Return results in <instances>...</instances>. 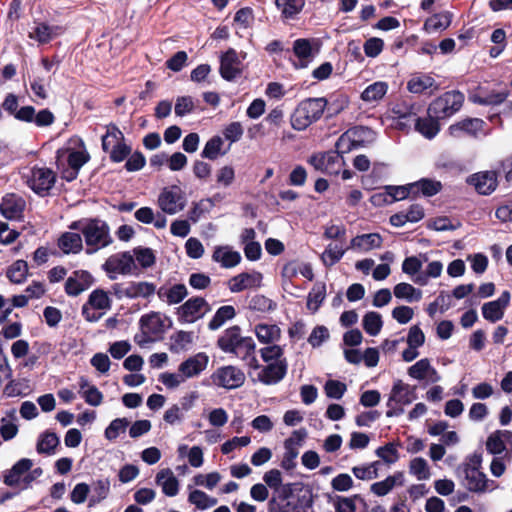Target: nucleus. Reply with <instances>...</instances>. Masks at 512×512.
Returning <instances> with one entry per match:
<instances>
[{
  "mask_svg": "<svg viewBox=\"0 0 512 512\" xmlns=\"http://www.w3.org/2000/svg\"><path fill=\"white\" fill-rule=\"evenodd\" d=\"M71 230L79 231L86 245L85 252L92 255L113 243L109 225L99 218H83L70 224Z\"/></svg>",
  "mask_w": 512,
  "mask_h": 512,
  "instance_id": "f257e3e1",
  "label": "nucleus"
},
{
  "mask_svg": "<svg viewBox=\"0 0 512 512\" xmlns=\"http://www.w3.org/2000/svg\"><path fill=\"white\" fill-rule=\"evenodd\" d=\"M326 106L327 100L324 97L302 100L291 116L293 129L302 131L318 121L322 117Z\"/></svg>",
  "mask_w": 512,
  "mask_h": 512,
  "instance_id": "f03ea898",
  "label": "nucleus"
},
{
  "mask_svg": "<svg viewBox=\"0 0 512 512\" xmlns=\"http://www.w3.org/2000/svg\"><path fill=\"white\" fill-rule=\"evenodd\" d=\"M464 102V95L459 91H447L434 99L429 107L428 114L436 119H445L460 110Z\"/></svg>",
  "mask_w": 512,
  "mask_h": 512,
  "instance_id": "7ed1b4c3",
  "label": "nucleus"
},
{
  "mask_svg": "<svg viewBox=\"0 0 512 512\" xmlns=\"http://www.w3.org/2000/svg\"><path fill=\"white\" fill-rule=\"evenodd\" d=\"M416 387L397 380L391 389L387 406L389 410L386 412L387 417L398 416L404 412L402 406L409 405L416 400Z\"/></svg>",
  "mask_w": 512,
  "mask_h": 512,
  "instance_id": "20e7f679",
  "label": "nucleus"
},
{
  "mask_svg": "<svg viewBox=\"0 0 512 512\" xmlns=\"http://www.w3.org/2000/svg\"><path fill=\"white\" fill-rule=\"evenodd\" d=\"M457 473L462 478V485L470 492L483 494L497 488L495 481L488 479L479 469L458 467Z\"/></svg>",
  "mask_w": 512,
  "mask_h": 512,
  "instance_id": "39448f33",
  "label": "nucleus"
},
{
  "mask_svg": "<svg viewBox=\"0 0 512 512\" xmlns=\"http://www.w3.org/2000/svg\"><path fill=\"white\" fill-rule=\"evenodd\" d=\"M210 310V304L203 297H191L177 308V320L181 324L195 323L202 319Z\"/></svg>",
  "mask_w": 512,
  "mask_h": 512,
  "instance_id": "423d86ee",
  "label": "nucleus"
},
{
  "mask_svg": "<svg viewBox=\"0 0 512 512\" xmlns=\"http://www.w3.org/2000/svg\"><path fill=\"white\" fill-rule=\"evenodd\" d=\"M156 286L146 281H129L124 283H115L111 286V293L117 298H147L153 295Z\"/></svg>",
  "mask_w": 512,
  "mask_h": 512,
  "instance_id": "0eeeda50",
  "label": "nucleus"
},
{
  "mask_svg": "<svg viewBox=\"0 0 512 512\" xmlns=\"http://www.w3.org/2000/svg\"><path fill=\"white\" fill-rule=\"evenodd\" d=\"M102 267L111 280H115L119 274L130 275L136 270L134 256L128 251L111 255Z\"/></svg>",
  "mask_w": 512,
  "mask_h": 512,
  "instance_id": "6e6552de",
  "label": "nucleus"
},
{
  "mask_svg": "<svg viewBox=\"0 0 512 512\" xmlns=\"http://www.w3.org/2000/svg\"><path fill=\"white\" fill-rule=\"evenodd\" d=\"M55 172L47 167H33L27 175V185L38 195L44 196L53 188Z\"/></svg>",
  "mask_w": 512,
  "mask_h": 512,
  "instance_id": "1a4fd4ad",
  "label": "nucleus"
},
{
  "mask_svg": "<svg viewBox=\"0 0 512 512\" xmlns=\"http://www.w3.org/2000/svg\"><path fill=\"white\" fill-rule=\"evenodd\" d=\"M292 484H285L280 496L272 495L268 500V512H306L300 499L292 498Z\"/></svg>",
  "mask_w": 512,
  "mask_h": 512,
  "instance_id": "9d476101",
  "label": "nucleus"
},
{
  "mask_svg": "<svg viewBox=\"0 0 512 512\" xmlns=\"http://www.w3.org/2000/svg\"><path fill=\"white\" fill-rule=\"evenodd\" d=\"M215 385L226 389H235L245 382V374L235 366L218 368L211 376Z\"/></svg>",
  "mask_w": 512,
  "mask_h": 512,
  "instance_id": "9b49d317",
  "label": "nucleus"
},
{
  "mask_svg": "<svg viewBox=\"0 0 512 512\" xmlns=\"http://www.w3.org/2000/svg\"><path fill=\"white\" fill-rule=\"evenodd\" d=\"M308 162L318 171L328 175H337L344 164L341 155L335 152H324L312 155Z\"/></svg>",
  "mask_w": 512,
  "mask_h": 512,
  "instance_id": "f8f14e48",
  "label": "nucleus"
},
{
  "mask_svg": "<svg viewBox=\"0 0 512 512\" xmlns=\"http://www.w3.org/2000/svg\"><path fill=\"white\" fill-rule=\"evenodd\" d=\"M158 204L163 212L173 215L181 211L185 206V199L178 186L165 188L160 193Z\"/></svg>",
  "mask_w": 512,
  "mask_h": 512,
  "instance_id": "ddd939ff",
  "label": "nucleus"
},
{
  "mask_svg": "<svg viewBox=\"0 0 512 512\" xmlns=\"http://www.w3.org/2000/svg\"><path fill=\"white\" fill-rule=\"evenodd\" d=\"M498 170L496 171H481L470 175L466 182L473 186L475 190L481 195H490L498 186Z\"/></svg>",
  "mask_w": 512,
  "mask_h": 512,
  "instance_id": "4468645a",
  "label": "nucleus"
},
{
  "mask_svg": "<svg viewBox=\"0 0 512 512\" xmlns=\"http://www.w3.org/2000/svg\"><path fill=\"white\" fill-rule=\"evenodd\" d=\"M14 117L22 122L35 123L38 127L50 126L55 117L53 113L48 109L40 110L36 113L33 106H23L15 112Z\"/></svg>",
  "mask_w": 512,
  "mask_h": 512,
  "instance_id": "2eb2a0df",
  "label": "nucleus"
},
{
  "mask_svg": "<svg viewBox=\"0 0 512 512\" xmlns=\"http://www.w3.org/2000/svg\"><path fill=\"white\" fill-rule=\"evenodd\" d=\"M241 65L237 52L232 48L228 49L220 58L221 77L227 81L234 80L242 72Z\"/></svg>",
  "mask_w": 512,
  "mask_h": 512,
  "instance_id": "dca6fc26",
  "label": "nucleus"
},
{
  "mask_svg": "<svg viewBox=\"0 0 512 512\" xmlns=\"http://www.w3.org/2000/svg\"><path fill=\"white\" fill-rule=\"evenodd\" d=\"M262 274L257 271L243 272L228 281V288L232 293H239L247 289H255L261 286Z\"/></svg>",
  "mask_w": 512,
  "mask_h": 512,
  "instance_id": "f3484780",
  "label": "nucleus"
},
{
  "mask_svg": "<svg viewBox=\"0 0 512 512\" xmlns=\"http://www.w3.org/2000/svg\"><path fill=\"white\" fill-rule=\"evenodd\" d=\"M408 375L416 380H425L427 384L437 383L441 380V376L437 370L431 366L428 358H423L408 368Z\"/></svg>",
  "mask_w": 512,
  "mask_h": 512,
  "instance_id": "a211bd4d",
  "label": "nucleus"
},
{
  "mask_svg": "<svg viewBox=\"0 0 512 512\" xmlns=\"http://www.w3.org/2000/svg\"><path fill=\"white\" fill-rule=\"evenodd\" d=\"M93 283L92 275L85 270L74 271L65 282L67 295L75 297L87 290Z\"/></svg>",
  "mask_w": 512,
  "mask_h": 512,
  "instance_id": "6ab92c4d",
  "label": "nucleus"
},
{
  "mask_svg": "<svg viewBox=\"0 0 512 512\" xmlns=\"http://www.w3.org/2000/svg\"><path fill=\"white\" fill-rule=\"evenodd\" d=\"M208 362V355L204 352H199L183 361L178 369L184 376V379L187 380L199 376L207 368Z\"/></svg>",
  "mask_w": 512,
  "mask_h": 512,
  "instance_id": "aec40b11",
  "label": "nucleus"
},
{
  "mask_svg": "<svg viewBox=\"0 0 512 512\" xmlns=\"http://www.w3.org/2000/svg\"><path fill=\"white\" fill-rule=\"evenodd\" d=\"M26 206L25 200L14 193L6 194L0 204V212L8 220H19Z\"/></svg>",
  "mask_w": 512,
  "mask_h": 512,
  "instance_id": "412c9836",
  "label": "nucleus"
},
{
  "mask_svg": "<svg viewBox=\"0 0 512 512\" xmlns=\"http://www.w3.org/2000/svg\"><path fill=\"white\" fill-rule=\"evenodd\" d=\"M511 295L509 291H503L497 300L484 303L482 306L483 317L495 323L504 316V310L509 305Z\"/></svg>",
  "mask_w": 512,
  "mask_h": 512,
  "instance_id": "4be33fe9",
  "label": "nucleus"
},
{
  "mask_svg": "<svg viewBox=\"0 0 512 512\" xmlns=\"http://www.w3.org/2000/svg\"><path fill=\"white\" fill-rule=\"evenodd\" d=\"M393 117L398 119L396 126L404 130L410 128L413 119L416 118L418 108L414 103L402 100L397 102L391 109Z\"/></svg>",
  "mask_w": 512,
  "mask_h": 512,
  "instance_id": "5701e85b",
  "label": "nucleus"
},
{
  "mask_svg": "<svg viewBox=\"0 0 512 512\" xmlns=\"http://www.w3.org/2000/svg\"><path fill=\"white\" fill-rule=\"evenodd\" d=\"M287 369L286 359L270 363L259 372L258 379L265 385H275L286 376Z\"/></svg>",
  "mask_w": 512,
  "mask_h": 512,
  "instance_id": "b1692460",
  "label": "nucleus"
},
{
  "mask_svg": "<svg viewBox=\"0 0 512 512\" xmlns=\"http://www.w3.org/2000/svg\"><path fill=\"white\" fill-rule=\"evenodd\" d=\"M485 122L479 118H467L449 127V133L453 137H461L464 134L477 136L483 130Z\"/></svg>",
  "mask_w": 512,
  "mask_h": 512,
  "instance_id": "393cba45",
  "label": "nucleus"
},
{
  "mask_svg": "<svg viewBox=\"0 0 512 512\" xmlns=\"http://www.w3.org/2000/svg\"><path fill=\"white\" fill-rule=\"evenodd\" d=\"M241 259L240 253L233 250L232 247L228 245L215 247L212 254V260L226 269L237 266L241 262Z\"/></svg>",
  "mask_w": 512,
  "mask_h": 512,
  "instance_id": "a878e982",
  "label": "nucleus"
},
{
  "mask_svg": "<svg viewBox=\"0 0 512 512\" xmlns=\"http://www.w3.org/2000/svg\"><path fill=\"white\" fill-rule=\"evenodd\" d=\"M33 462L28 458L17 461L4 475V483L10 487L20 485L24 475L32 468Z\"/></svg>",
  "mask_w": 512,
  "mask_h": 512,
  "instance_id": "bb28decb",
  "label": "nucleus"
},
{
  "mask_svg": "<svg viewBox=\"0 0 512 512\" xmlns=\"http://www.w3.org/2000/svg\"><path fill=\"white\" fill-rule=\"evenodd\" d=\"M512 432L509 430H497L489 435L486 441V449L490 454L498 455L504 452L507 444L511 442Z\"/></svg>",
  "mask_w": 512,
  "mask_h": 512,
  "instance_id": "cd10ccee",
  "label": "nucleus"
},
{
  "mask_svg": "<svg viewBox=\"0 0 512 512\" xmlns=\"http://www.w3.org/2000/svg\"><path fill=\"white\" fill-rule=\"evenodd\" d=\"M383 239L378 233H368L357 235L354 237L347 249L359 250L362 252H368L373 249L380 248Z\"/></svg>",
  "mask_w": 512,
  "mask_h": 512,
  "instance_id": "c85d7f7f",
  "label": "nucleus"
},
{
  "mask_svg": "<svg viewBox=\"0 0 512 512\" xmlns=\"http://www.w3.org/2000/svg\"><path fill=\"white\" fill-rule=\"evenodd\" d=\"M244 337L239 326L226 329L217 340L218 347L225 353H233Z\"/></svg>",
  "mask_w": 512,
  "mask_h": 512,
  "instance_id": "c756f323",
  "label": "nucleus"
},
{
  "mask_svg": "<svg viewBox=\"0 0 512 512\" xmlns=\"http://www.w3.org/2000/svg\"><path fill=\"white\" fill-rule=\"evenodd\" d=\"M404 484L403 472H395L393 475L388 476L382 481L375 482L371 485L370 490L377 496H385L393 490L396 486Z\"/></svg>",
  "mask_w": 512,
  "mask_h": 512,
  "instance_id": "7c9ffc66",
  "label": "nucleus"
},
{
  "mask_svg": "<svg viewBox=\"0 0 512 512\" xmlns=\"http://www.w3.org/2000/svg\"><path fill=\"white\" fill-rule=\"evenodd\" d=\"M61 33L62 28L60 26H50L41 22L37 23L33 30L29 32V38L40 44H46Z\"/></svg>",
  "mask_w": 512,
  "mask_h": 512,
  "instance_id": "2f4dec72",
  "label": "nucleus"
},
{
  "mask_svg": "<svg viewBox=\"0 0 512 512\" xmlns=\"http://www.w3.org/2000/svg\"><path fill=\"white\" fill-rule=\"evenodd\" d=\"M156 483L166 496L174 497L179 492V481L170 469H163L156 475Z\"/></svg>",
  "mask_w": 512,
  "mask_h": 512,
  "instance_id": "473e14b6",
  "label": "nucleus"
},
{
  "mask_svg": "<svg viewBox=\"0 0 512 512\" xmlns=\"http://www.w3.org/2000/svg\"><path fill=\"white\" fill-rule=\"evenodd\" d=\"M232 354L246 361L250 367L258 368V361L255 357V342L251 337H244Z\"/></svg>",
  "mask_w": 512,
  "mask_h": 512,
  "instance_id": "72a5a7b5",
  "label": "nucleus"
},
{
  "mask_svg": "<svg viewBox=\"0 0 512 512\" xmlns=\"http://www.w3.org/2000/svg\"><path fill=\"white\" fill-rule=\"evenodd\" d=\"M194 332L179 330L170 336L169 350L172 353L188 351L194 342Z\"/></svg>",
  "mask_w": 512,
  "mask_h": 512,
  "instance_id": "f704fd0d",
  "label": "nucleus"
},
{
  "mask_svg": "<svg viewBox=\"0 0 512 512\" xmlns=\"http://www.w3.org/2000/svg\"><path fill=\"white\" fill-rule=\"evenodd\" d=\"M411 188L412 197H417L419 195L431 197L441 191L442 184L437 180L422 178L419 181L411 183Z\"/></svg>",
  "mask_w": 512,
  "mask_h": 512,
  "instance_id": "c9c22d12",
  "label": "nucleus"
},
{
  "mask_svg": "<svg viewBox=\"0 0 512 512\" xmlns=\"http://www.w3.org/2000/svg\"><path fill=\"white\" fill-rule=\"evenodd\" d=\"M58 247L65 254L79 253L83 248L82 234L74 232H65L58 240Z\"/></svg>",
  "mask_w": 512,
  "mask_h": 512,
  "instance_id": "e433bc0d",
  "label": "nucleus"
},
{
  "mask_svg": "<svg viewBox=\"0 0 512 512\" xmlns=\"http://www.w3.org/2000/svg\"><path fill=\"white\" fill-rule=\"evenodd\" d=\"M439 119L428 114L425 118L416 117L413 119L415 130L427 139L434 138L440 131Z\"/></svg>",
  "mask_w": 512,
  "mask_h": 512,
  "instance_id": "4c0bfd02",
  "label": "nucleus"
},
{
  "mask_svg": "<svg viewBox=\"0 0 512 512\" xmlns=\"http://www.w3.org/2000/svg\"><path fill=\"white\" fill-rule=\"evenodd\" d=\"M293 52L298 58V63H295L296 68L307 67L314 56L310 41L303 38L294 41Z\"/></svg>",
  "mask_w": 512,
  "mask_h": 512,
  "instance_id": "58836bf2",
  "label": "nucleus"
},
{
  "mask_svg": "<svg viewBox=\"0 0 512 512\" xmlns=\"http://www.w3.org/2000/svg\"><path fill=\"white\" fill-rule=\"evenodd\" d=\"M188 295V290L184 284H174L169 288L161 287L158 290V296L169 305L178 304Z\"/></svg>",
  "mask_w": 512,
  "mask_h": 512,
  "instance_id": "ea45409f",
  "label": "nucleus"
},
{
  "mask_svg": "<svg viewBox=\"0 0 512 512\" xmlns=\"http://www.w3.org/2000/svg\"><path fill=\"white\" fill-rule=\"evenodd\" d=\"M452 22V14L448 11L440 12L426 19L424 30L428 33L443 31L447 29Z\"/></svg>",
  "mask_w": 512,
  "mask_h": 512,
  "instance_id": "a19ab883",
  "label": "nucleus"
},
{
  "mask_svg": "<svg viewBox=\"0 0 512 512\" xmlns=\"http://www.w3.org/2000/svg\"><path fill=\"white\" fill-rule=\"evenodd\" d=\"M326 298V284L324 282H316L307 296V309L315 313L320 308Z\"/></svg>",
  "mask_w": 512,
  "mask_h": 512,
  "instance_id": "79ce46f5",
  "label": "nucleus"
},
{
  "mask_svg": "<svg viewBox=\"0 0 512 512\" xmlns=\"http://www.w3.org/2000/svg\"><path fill=\"white\" fill-rule=\"evenodd\" d=\"M165 317L160 313L144 315L140 319L142 330L146 333L159 334L164 331Z\"/></svg>",
  "mask_w": 512,
  "mask_h": 512,
  "instance_id": "37998d69",
  "label": "nucleus"
},
{
  "mask_svg": "<svg viewBox=\"0 0 512 512\" xmlns=\"http://www.w3.org/2000/svg\"><path fill=\"white\" fill-rule=\"evenodd\" d=\"M223 144L224 141L220 136H213L206 142L204 149L201 152V157L209 160H216L219 156L225 155L230 146L223 150Z\"/></svg>",
  "mask_w": 512,
  "mask_h": 512,
  "instance_id": "c03bdc74",
  "label": "nucleus"
},
{
  "mask_svg": "<svg viewBox=\"0 0 512 512\" xmlns=\"http://www.w3.org/2000/svg\"><path fill=\"white\" fill-rule=\"evenodd\" d=\"M388 91V84L384 81H377L368 85L361 93L364 102L372 103L381 100Z\"/></svg>",
  "mask_w": 512,
  "mask_h": 512,
  "instance_id": "a18cd8bd",
  "label": "nucleus"
},
{
  "mask_svg": "<svg viewBox=\"0 0 512 512\" xmlns=\"http://www.w3.org/2000/svg\"><path fill=\"white\" fill-rule=\"evenodd\" d=\"M435 86V80L433 77L427 74H416L413 75L407 82V89L409 92L414 94H421L428 88Z\"/></svg>",
  "mask_w": 512,
  "mask_h": 512,
  "instance_id": "49530a36",
  "label": "nucleus"
},
{
  "mask_svg": "<svg viewBox=\"0 0 512 512\" xmlns=\"http://www.w3.org/2000/svg\"><path fill=\"white\" fill-rule=\"evenodd\" d=\"M86 304L94 309L106 312L111 309L112 300L110 299L108 292L105 290L95 289L90 293Z\"/></svg>",
  "mask_w": 512,
  "mask_h": 512,
  "instance_id": "de8ad7c7",
  "label": "nucleus"
},
{
  "mask_svg": "<svg viewBox=\"0 0 512 512\" xmlns=\"http://www.w3.org/2000/svg\"><path fill=\"white\" fill-rule=\"evenodd\" d=\"M59 437L54 432L46 431L39 436L36 449L39 454H54L56 447L59 445Z\"/></svg>",
  "mask_w": 512,
  "mask_h": 512,
  "instance_id": "09e8293b",
  "label": "nucleus"
},
{
  "mask_svg": "<svg viewBox=\"0 0 512 512\" xmlns=\"http://www.w3.org/2000/svg\"><path fill=\"white\" fill-rule=\"evenodd\" d=\"M508 97V91L491 92L485 95L480 93L472 94L469 99L471 102L479 105H499Z\"/></svg>",
  "mask_w": 512,
  "mask_h": 512,
  "instance_id": "8fccbe9b",
  "label": "nucleus"
},
{
  "mask_svg": "<svg viewBox=\"0 0 512 512\" xmlns=\"http://www.w3.org/2000/svg\"><path fill=\"white\" fill-rule=\"evenodd\" d=\"M236 316L235 308L231 305L221 306L217 309L214 316L208 323L210 330H217L228 320L233 319Z\"/></svg>",
  "mask_w": 512,
  "mask_h": 512,
  "instance_id": "3c124183",
  "label": "nucleus"
},
{
  "mask_svg": "<svg viewBox=\"0 0 512 512\" xmlns=\"http://www.w3.org/2000/svg\"><path fill=\"white\" fill-rule=\"evenodd\" d=\"M28 271L27 262L24 260H17L8 267L6 276L12 283L21 284L26 280Z\"/></svg>",
  "mask_w": 512,
  "mask_h": 512,
  "instance_id": "603ef678",
  "label": "nucleus"
},
{
  "mask_svg": "<svg viewBox=\"0 0 512 512\" xmlns=\"http://www.w3.org/2000/svg\"><path fill=\"white\" fill-rule=\"evenodd\" d=\"M124 141L121 130L113 123L106 126V133L102 136V149L108 152L112 147Z\"/></svg>",
  "mask_w": 512,
  "mask_h": 512,
  "instance_id": "864d4df0",
  "label": "nucleus"
},
{
  "mask_svg": "<svg viewBox=\"0 0 512 512\" xmlns=\"http://www.w3.org/2000/svg\"><path fill=\"white\" fill-rule=\"evenodd\" d=\"M110 480L108 478L98 479L93 482V495L89 499V507H92L104 499H106L110 493Z\"/></svg>",
  "mask_w": 512,
  "mask_h": 512,
  "instance_id": "5fc2aeb1",
  "label": "nucleus"
},
{
  "mask_svg": "<svg viewBox=\"0 0 512 512\" xmlns=\"http://www.w3.org/2000/svg\"><path fill=\"white\" fill-rule=\"evenodd\" d=\"M348 249L338 244H329L321 254V260L326 267H332L339 262Z\"/></svg>",
  "mask_w": 512,
  "mask_h": 512,
  "instance_id": "6e6d98bb",
  "label": "nucleus"
},
{
  "mask_svg": "<svg viewBox=\"0 0 512 512\" xmlns=\"http://www.w3.org/2000/svg\"><path fill=\"white\" fill-rule=\"evenodd\" d=\"M264 484L267 488L273 490V495L280 496L285 488L283 484L282 473L278 469H271L263 475Z\"/></svg>",
  "mask_w": 512,
  "mask_h": 512,
  "instance_id": "4d7b16f0",
  "label": "nucleus"
},
{
  "mask_svg": "<svg viewBox=\"0 0 512 512\" xmlns=\"http://www.w3.org/2000/svg\"><path fill=\"white\" fill-rule=\"evenodd\" d=\"M394 295L399 299H406L408 302L419 301L422 292L409 283H399L394 287Z\"/></svg>",
  "mask_w": 512,
  "mask_h": 512,
  "instance_id": "13d9d810",
  "label": "nucleus"
},
{
  "mask_svg": "<svg viewBox=\"0 0 512 512\" xmlns=\"http://www.w3.org/2000/svg\"><path fill=\"white\" fill-rule=\"evenodd\" d=\"M130 422L127 418H116L110 422L104 431V436L109 441L116 440L121 434L125 433Z\"/></svg>",
  "mask_w": 512,
  "mask_h": 512,
  "instance_id": "bf43d9fd",
  "label": "nucleus"
},
{
  "mask_svg": "<svg viewBox=\"0 0 512 512\" xmlns=\"http://www.w3.org/2000/svg\"><path fill=\"white\" fill-rule=\"evenodd\" d=\"M275 4L285 18H293L305 5V0H275Z\"/></svg>",
  "mask_w": 512,
  "mask_h": 512,
  "instance_id": "052dcab7",
  "label": "nucleus"
},
{
  "mask_svg": "<svg viewBox=\"0 0 512 512\" xmlns=\"http://www.w3.org/2000/svg\"><path fill=\"white\" fill-rule=\"evenodd\" d=\"M255 333L262 343H271L280 337V329L276 325L258 324L255 327Z\"/></svg>",
  "mask_w": 512,
  "mask_h": 512,
  "instance_id": "680f3d73",
  "label": "nucleus"
},
{
  "mask_svg": "<svg viewBox=\"0 0 512 512\" xmlns=\"http://www.w3.org/2000/svg\"><path fill=\"white\" fill-rule=\"evenodd\" d=\"M188 501L200 510H205L217 504V499L210 497L201 490H193L188 496Z\"/></svg>",
  "mask_w": 512,
  "mask_h": 512,
  "instance_id": "e2e57ef3",
  "label": "nucleus"
},
{
  "mask_svg": "<svg viewBox=\"0 0 512 512\" xmlns=\"http://www.w3.org/2000/svg\"><path fill=\"white\" fill-rule=\"evenodd\" d=\"M355 135V129H349L348 131L343 133L336 142V153H338L339 155L349 153L352 149L359 146V142L353 139Z\"/></svg>",
  "mask_w": 512,
  "mask_h": 512,
  "instance_id": "0e129e2a",
  "label": "nucleus"
},
{
  "mask_svg": "<svg viewBox=\"0 0 512 512\" xmlns=\"http://www.w3.org/2000/svg\"><path fill=\"white\" fill-rule=\"evenodd\" d=\"M383 326L382 317L377 312H368L363 317V328L371 336H376L380 333Z\"/></svg>",
  "mask_w": 512,
  "mask_h": 512,
  "instance_id": "69168bd1",
  "label": "nucleus"
},
{
  "mask_svg": "<svg viewBox=\"0 0 512 512\" xmlns=\"http://www.w3.org/2000/svg\"><path fill=\"white\" fill-rule=\"evenodd\" d=\"M379 461H374L368 464L354 466L352 468L353 475L360 480H372L378 477Z\"/></svg>",
  "mask_w": 512,
  "mask_h": 512,
  "instance_id": "338daca9",
  "label": "nucleus"
},
{
  "mask_svg": "<svg viewBox=\"0 0 512 512\" xmlns=\"http://www.w3.org/2000/svg\"><path fill=\"white\" fill-rule=\"evenodd\" d=\"M409 472L418 480H427L431 475L428 463L422 457H417L410 461Z\"/></svg>",
  "mask_w": 512,
  "mask_h": 512,
  "instance_id": "774afa93",
  "label": "nucleus"
}]
</instances>
